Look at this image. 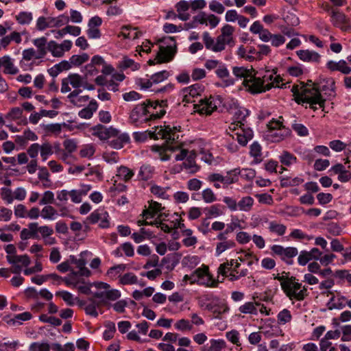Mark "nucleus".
<instances>
[{
    "instance_id": "obj_43",
    "label": "nucleus",
    "mask_w": 351,
    "mask_h": 351,
    "mask_svg": "<svg viewBox=\"0 0 351 351\" xmlns=\"http://www.w3.org/2000/svg\"><path fill=\"white\" fill-rule=\"evenodd\" d=\"M255 70L252 67L251 69H247L243 66L234 67L233 73L239 77H243L244 80L248 79L252 75Z\"/></svg>"
},
{
    "instance_id": "obj_51",
    "label": "nucleus",
    "mask_w": 351,
    "mask_h": 351,
    "mask_svg": "<svg viewBox=\"0 0 351 351\" xmlns=\"http://www.w3.org/2000/svg\"><path fill=\"white\" fill-rule=\"evenodd\" d=\"M40 152L43 160L45 161L49 156L53 154L51 148V144L49 142H45L40 145Z\"/></svg>"
},
{
    "instance_id": "obj_46",
    "label": "nucleus",
    "mask_w": 351,
    "mask_h": 351,
    "mask_svg": "<svg viewBox=\"0 0 351 351\" xmlns=\"http://www.w3.org/2000/svg\"><path fill=\"white\" fill-rule=\"evenodd\" d=\"M268 228L271 232L276 233L279 236H282L287 230V227L285 225L278 223L275 221L269 222Z\"/></svg>"
},
{
    "instance_id": "obj_30",
    "label": "nucleus",
    "mask_w": 351,
    "mask_h": 351,
    "mask_svg": "<svg viewBox=\"0 0 351 351\" xmlns=\"http://www.w3.org/2000/svg\"><path fill=\"white\" fill-rule=\"evenodd\" d=\"M346 304V299L343 296L336 295L332 297L328 302L329 309H341Z\"/></svg>"
},
{
    "instance_id": "obj_58",
    "label": "nucleus",
    "mask_w": 351,
    "mask_h": 351,
    "mask_svg": "<svg viewBox=\"0 0 351 351\" xmlns=\"http://www.w3.org/2000/svg\"><path fill=\"white\" fill-rule=\"evenodd\" d=\"M226 345L223 339H210L208 351H221L225 348Z\"/></svg>"
},
{
    "instance_id": "obj_11",
    "label": "nucleus",
    "mask_w": 351,
    "mask_h": 351,
    "mask_svg": "<svg viewBox=\"0 0 351 351\" xmlns=\"http://www.w3.org/2000/svg\"><path fill=\"white\" fill-rule=\"evenodd\" d=\"M29 265H14L12 267L11 269L2 268L0 269V276L8 278L10 276L11 273H20L21 271H23L25 275H30L34 273L40 271L42 268V265H34L32 267H27Z\"/></svg>"
},
{
    "instance_id": "obj_2",
    "label": "nucleus",
    "mask_w": 351,
    "mask_h": 351,
    "mask_svg": "<svg viewBox=\"0 0 351 351\" xmlns=\"http://www.w3.org/2000/svg\"><path fill=\"white\" fill-rule=\"evenodd\" d=\"M234 27L230 25H225L221 29V34L215 40L207 32L202 35L203 42L207 49L214 52H221L226 49L227 45L234 44L233 34Z\"/></svg>"
},
{
    "instance_id": "obj_19",
    "label": "nucleus",
    "mask_w": 351,
    "mask_h": 351,
    "mask_svg": "<svg viewBox=\"0 0 351 351\" xmlns=\"http://www.w3.org/2000/svg\"><path fill=\"white\" fill-rule=\"evenodd\" d=\"M175 53V49L171 46H160L156 55L157 62L162 63L169 62L172 60Z\"/></svg>"
},
{
    "instance_id": "obj_6",
    "label": "nucleus",
    "mask_w": 351,
    "mask_h": 351,
    "mask_svg": "<svg viewBox=\"0 0 351 351\" xmlns=\"http://www.w3.org/2000/svg\"><path fill=\"white\" fill-rule=\"evenodd\" d=\"M202 265L203 267L197 269L191 276L185 275L183 280L185 282L190 280L191 283L197 282L199 285H205L206 287H216L219 280L214 279L208 271V266L205 265Z\"/></svg>"
},
{
    "instance_id": "obj_3",
    "label": "nucleus",
    "mask_w": 351,
    "mask_h": 351,
    "mask_svg": "<svg viewBox=\"0 0 351 351\" xmlns=\"http://www.w3.org/2000/svg\"><path fill=\"white\" fill-rule=\"evenodd\" d=\"M178 130L176 127L170 126H157L154 131H146L144 132L134 133V138L136 141L141 142L145 141L148 137L154 139H164L167 142L166 149L174 150V147L169 145L170 142H173L176 138H178Z\"/></svg>"
},
{
    "instance_id": "obj_25",
    "label": "nucleus",
    "mask_w": 351,
    "mask_h": 351,
    "mask_svg": "<svg viewBox=\"0 0 351 351\" xmlns=\"http://www.w3.org/2000/svg\"><path fill=\"white\" fill-rule=\"evenodd\" d=\"M195 152L194 151H191L187 156L186 161L183 162L184 168L190 173H195L199 169V167L195 161Z\"/></svg>"
},
{
    "instance_id": "obj_13",
    "label": "nucleus",
    "mask_w": 351,
    "mask_h": 351,
    "mask_svg": "<svg viewBox=\"0 0 351 351\" xmlns=\"http://www.w3.org/2000/svg\"><path fill=\"white\" fill-rule=\"evenodd\" d=\"M331 23L335 27L341 29L343 32L351 29L350 19L342 12L337 10H331Z\"/></svg>"
},
{
    "instance_id": "obj_27",
    "label": "nucleus",
    "mask_w": 351,
    "mask_h": 351,
    "mask_svg": "<svg viewBox=\"0 0 351 351\" xmlns=\"http://www.w3.org/2000/svg\"><path fill=\"white\" fill-rule=\"evenodd\" d=\"M189 7V3L186 1H181L176 4V8L178 12V17L182 21H186L189 19L190 14L187 12Z\"/></svg>"
},
{
    "instance_id": "obj_47",
    "label": "nucleus",
    "mask_w": 351,
    "mask_h": 351,
    "mask_svg": "<svg viewBox=\"0 0 351 351\" xmlns=\"http://www.w3.org/2000/svg\"><path fill=\"white\" fill-rule=\"evenodd\" d=\"M57 215V210L50 205H46L41 210V217L45 219H53Z\"/></svg>"
},
{
    "instance_id": "obj_41",
    "label": "nucleus",
    "mask_w": 351,
    "mask_h": 351,
    "mask_svg": "<svg viewBox=\"0 0 351 351\" xmlns=\"http://www.w3.org/2000/svg\"><path fill=\"white\" fill-rule=\"evenodd\" d=\"M254 204V199L250 196H246L243 197L237 203V209L239 208L241 211L248 212L250 211Z\"/></svg>"
},
{
    "instance_id": "obj_42",
    "label": "nucleus",
    "mask_w": 351,
    "mask_h": 351,
    "mask_svg": "<svg viewBox=\"0 0 351 351\" xmlns=\"http://www.w3.org/2000/svg\"><path fill=\"white\" fill-rule=\"evenodd\" d=\"M200 91V86L197 84L193 85L190 87L184 89V101H186V102H190V97H194L195 96L199 95Z\"/></svg>"
},
{
    "instance_id": "obj_8",
    "label": "nucleus",
    "mask_w": 351,
    "mask_h": 351,
    "mask_svg": "<svg viewBox=\"0 0 351 351\" xmlns=\"http://www.w3.org/2000/svg\"><path fill=\"white\" fill-rule=\"evenodd\" d=\"M178 138H176L175 140H177ZM169 145H171L174 147L173 152H176L177 150H180L179 153L176 155V160H182L184 158H187V156H189V153L186 149H180L179 145L177 144L176 141H173V142H170L169 143ZM167 146V142L165 141V144L163 146H153L152 150L157 152L160 155V158L162 160H167L169 159V156L167 155L165 152L167 151H169V149H166ZM170 152H173V150H170Z\"/></svg>"
},
{
    "instance_id": "obj_17",
    "label": "nucleus",
    "mask_w": 351,
    "mask_h": 351,
    "mask_svg": "<svg viewBox=\"0 0 351 351\" xmlns=\"http://www.w3.org/2000/svg\"><path fill=\"white\" fill-rule=\"evenodd\" d=\"M194 108L200 114L210 115L217 109L213 100L210 99H201L198 104L194 105Z\"/></svg>"
},
{
    "instance_id": "obj_44",
    "label": "nucleus",
    "mask_w": 351,
    "mask_h": 351,
    "mask_svg": "<svg viewBox=\"0 0 351 351\" xmlns=\"http://www.w3.org/2000/svg\"><path fill=\"white\" fill-rule=\"evenodd\" d=\"M47 49L54 57H62L64 55L60 44H58L53 40H51L47 43Z\"/></svg>"
},
{
    "instance_id": "obj_18",
    "label": "nucleus",
    "mask_w": 351,
    "mask_h": 351,
    "mask_svg": "<svg viewBox=\"0 0 351 351\" xmlns=\"http://www.w3.org/2000/svg\"><path fill=\"white\" fill-rule=\"evenodd\" d=\"M82 92V90H73L72 92L69 93L67 98L74 106L79 107L82 106L88 101L90 97L88 95H81Z\"/></svg>"
},
{
    "instance_id": "obj_16",
    "label": "nucleus",
    "mask_w": 351,
    "mask_h": 351,
    "mask_svg": "<svg viewBox=\"0 0 351 351\" xmlns=\"http://www.w3.org/2000/svg\"><path fill=\"white\" fill-rule=\"evenodd\" d=\"M108 284L103 282H95L91 283L90 295L97 299L101 302H105Z\"/></svg>"
},
{
    "instance_id": "obj_55",
    "label": "nucleus",
    "mask_w": 351,
    "mask_h": 351,
    "mask_svg": "<svg viewBox=\"0 0 351 351\" xmlns=\"http://www.w3.org/2000/svg\"><path fill=\"white\" fill-rule=\"evenodd\" d=\"M58 295L68 304L74 305L78 299L75 298L73 294L66 291H61L58 293Z\"/></svg>"
},
{
    "instance_id": "obj_56",
    "label": "nucleus",
    "mask_w": 351,
    "mask_h": 351,
    "mask_svg": "<svg viewBox=\"0 0 351 351\" xmlns=\"http://www.w3.org/2000/svg\"><path fill=\"white\" fill-rule=\"evenodd\" d=\"M134 176V173L132 170L126 167H120L118 169L117 176L121 178L124 181L127 182L132 178Z\"/></svg>"
},
{
    "instance_id": "obj_54",
    "label": "nucleus",
    "mask_w": 351,
    "mask_h": 351,
    "mask_svg": "<svg viewBox=\"0 0 351 351\" xmlns=\"http://www.w3.org/2000/svg\"><path fill=\"white\" fill-rule=\"evenodd\" d=\"M52 346L47 342H34L29 347V351H49Z\"/></svg>"
},
{
    "instance_id": "obj_4",
    "label": "nucleus",
    "mask_w": 351,
    "mask_h": 351,
    "mask_svg": "<svg viewBox=\"0 0 351 351\" xmlns=\"http://www.w3.org/2000/svg\"><path fill=\"white\" fill-rule=\"evenodd\" d=\"M291 91L298 104L308 103L313 109H316V107L314 106L316 104H318L320 108L324 107L325 100L322 98L321 93L316 88L301 83L300 85H294Z\"/></svg>"
},
{
    "instance_id": "obj_60",
    "label": "nucleus",
    "mask_w": 351,
    "mask_h": 351,
    "mask_svg": "<svg viewBox=\"0 0 351 351\" xmlns=\"http://www.w3.org/2000/svg\"><path fill=\"white\" fill-rule=\"evenodd\" d=\"M32 19V14L27 12H21L16 16V21L21 25L29 24Z\"/></svg>"
},
{
    "instance_id": "obj_29",
    "label": "nucleus",
    "mask_w": 351,
    "mask_h": 351,
    "mask_svg": "<svg viewBox=\"0 0 351 351\" xmlns=\"http://www.w3.org/2000/svg\"><path fill=\"white\" fill-rule=\"evenodd\" d=\"M47 39L45 37H41L33 40V44L36 47V51L42 58L47 53Z\"/></svg>"
},
{
    "instance_id": "obj_34",
    "label": "nucleus",
    "mask_w": 351,
    "mask_h": 351,
    "mask_svg": "<svg viewBox=\"0 0 351 351\" xmlns=\"http://www.w3.org/2000/svg\"><path fill=\"white\" fill-rule=\"evenodd\" d=\"M207 16L208 15L205 12H200L193 18L191 22L185 24L186 28L191 29L196 27L198 23L207 25Z\"/></svg>"
},
{
    "instance_id": "obj_64",
    "label": "nucleus",
    "mask_w": 351,
    "mask_h": 351,
    "mask_svg": "<svg viewBox=\"0 0 351 351\" xmlns=\"http://www.w3.org/2000/svg\"><path fill=\"white\" fill-rule=\"evenodd\" d=\"M351 319V312L350 311H343L339 318L332 319V324L335 326L339 325V322H347Z\"/></svg>"
},
{
    "instance_id": "obj_22",
    "label": "nucleus",
    "mask_w": 351,
    "mask_h": 351,
    "mask_svg": "<svg viewBox=\"0 0 351 351\" xmlns=\"http://www.w3.org/2000/svg\"><path fill=\"white\" fill-rule=\"evenodd\" d=\"M321 253L317 248L312 249L310 252L302 251L298 256V263H307L308 261L318 259Z\"/></svg>"
},
{
    "instance_id": "obj_38",
    "label": "nucleus",
    "mask_w": 351,
    "mask_h": 351,
    "mask_svg": "<svg viewBox=\"0 0 351 351\" xmlns=\"http://www.w3.org/2000/svg\"><path fill=\"white\" fill-rule=\"evenodd\" d=\"M247 262V263H254L258 261V258L255 254L250 251H241L238 253L237 261Z\"/></svg>"
},
{
    "instance_id": "obj_24",
    "label": "nucleus",
    "mask_w": 351,
    "mask_h": 351,
    "mask_svg": "<svg viewBox=\"0 0 351 351\" xmlns=\"http://www.w3.org/2000/svg\"><path fill=\"white\" fill-rule=\"evenodd\" d=\"M38 226L37 223H30L27 228H23L21 232V239L27 240L30 238H38Z\"/></svg>"
},
{
    "instance_id": "obj_31",
    "label": "nucleus",
    "mask_w": 351,
    "mask_h": 351,
    "mask_svg": "<svg viewBox=\"0 0 351 351\" xmlns=\"http://www.w3.org/2000/svg\"><path fill=\"white\" fill-rule=\"evenodd\" d=\"M229 174H234V176L240 175L242 178L247 180H252L256 176L255 171L252 169H234L229 171Z\"/></svg>"
},
{
    "instance_id": "obj_7",
    "label": "nucleus",
    "mask_w": 351,
    "mask_h": 351,
    "mask_svg": "<svg viewBox=\"0 0 351 351\" xmlns=\"http://www.w3.org/2000/svg\"><path fill=\"white\" fill-rule=\"evenodd\" d=\"M228 110L234 119V122L230 126V130H236V127L244 126V121L248 114L247 110L240 107L237 102L232 101L229 105Z\"/></svg>"
},
{
    "instance_id": "obj_49",
    "label": "nucleus",
    "mask_w": 351,
    "mask_h": 351,
    "mask_svg": "<svg viewBox=\"0 0 351 351\" xmlns=\"http://www.w3.org/2000/svg\"><path fill=\"white\" fill-rule=\"evenodd\" d=\"M53 21V18L40 16L37 20L36 27L39 30H44L47 27H51Z\"/></svg>"
},
{
    "instance_id": "obj_9",
    "label": "nucleus",
    "mask_w": 351,
    "mask_h": 351,
    "mask_svg": "<svg viewBox=\"0 0 351 351\" xmlns=\"http://www.w3.org/2000/svg\"><path fill=\"white\" fill-rule=\"evenodd\" d=\"M240 266L241 265H220L218 273L230 280H236L247 274V269L241 268Z\"/></svg>"
},
{
    "instance_id": "obj_33",
    "label": "nucleus",
    "mask_w": 351,
    "mask_h": 351,
    "mask_svg": "<svg viewBox=\"0 0 351 351\" xmlns=\"http://www.w3.org/2000/svg\"><path fill=\"white\" fill-rule=\"evenodd\" d=\"M160 204L158 203L157 202L151 201L149 203V208L144 210L142 215L144 217H145L146 219L152 218L158 211L160 210Z\"/></svg>"
},
{
    "instance_id": "obj_59",
    "label": "nucleus",
    "mask_w": 351,
    "mask_h": 351,
    "mask_svg": "<svg viewBox=\"0 0 351 351\" xmlns=\"http://www.w3.org/2000/svg\"><path fill=\"white\" fill-rule=\"evenodd\" d=\"M23 110L19 107L12 108L5 115V119L10 121H14L21 117Z\"/></svg>"
},
{
    "instance_id": "obj_15",
    "label": "nucleus",
    "mask_w": 351,
    "mask_h": 351,
    "mask_svg": "<svg viewBox=\"0 0 351 351\" xmlns=\"http://www.w3.org/2000/svg\"><path fill=\"white\" fill-rule=\"evenodd\" d=\"M118 134V130L110 128H106L102 125H97L93 128V135L97 136L101 140L110 139Z\"/></svg>"
},
{
    "instance_id": "obj_62",
    "label": "nucleus",
    "mask_w": 351,
    "mask_h": 351,
    "mask_svg": "<svg viewBox=\"0 0 351 351\" xmlns=\"http://www.w3.org/2000/svg\"><path fill=\"white\" fill-rule=\"evenodd\" d=\"M95 152L94 145L88 144L85 145L80 151V155L82 158H90Z\"/></svg>"
},
{
    "instance_id": "obj_36",
    "label": "nucleus",
    "mask_w": 351,
    "mask_h": 351,
    "mask_svg": "<svg viewBox=\"0 0 351 351\" xmlns=\"http://www.w3.org/2000/svg\"><path fill=\"white\" fill-rule=\"evenodd\" d=\"M32 318L31 313L26 311L15 315L8 322L13 325H21L24 322L30 320Z\"/></svg>"
},
{
    "instance_id": "obj_57",
    "label": "nucleus",
    "mask_w": 351,
    "mask_h": 351,
    "mask_svg": "<svg viewBox=\"0 0 351 351\" xmlns=\"http://www.w3.org/2000/svg\"><path fill=\"white\" fill-rule=\"evenodd\" d=\"M154 173V169L150 165H143L139 171V176L143 180H147L151 178Z\"/></svg>"
},
{
    "instance_id": "obj_37",
    "label": "nucleus",
    "mask_w": 351,
    "mask_h": 351,
    "mask_svg": "<svg viewBox=\"0 0 351 351\" xmlns=\"http://www.w3.org/2000/svg\"><path fill=\"white\" fill-rule=\"evenodd\" d=\"M304 182V180L299 177H282L280 178V186L282 187H289L298 186Z\"/></svg>"
},
{
    "instance_id": "obj_23",
    "label": "nucleus",
    "mask_w": 351,
    "mask_h": 351,
    "mask_svg": "<svg viewBox=\"0 0 351 351\" xmlns=\"http://www.w3.org/2000/svg\"><path fill=\"white\" fill-rule=\"evenodd\" d=\"M130 141V138L126 134H119L115 137H111V139L108 141L109 145L114 149H121L123 145L128 143Z\"/></svg>"
},
{
    "instance_id": "obj_61",
    "label": "nucleus",
    "mask_w": 351,
    "mask_h": 351,
    "mask_svg": "<svg viewBox=\"0 0 351 351\" xmlns=\"http://www.w3.org/2000/svg\"><path fill=\"white\" fill-rule=\"evenodd\" d=\"M1 197L7 204H12L14 201L13 192L9 188L3 187L1 189Z\"/></svg>"
},
{
    "instance_id": "obj_35",
    "label": "nucleus",
    "mask_w": 351,
    "mask_h": 351,
    "mask_svg": "<svg viewBox=\"0 0 351 351\" xmlns=\"http://www.w3.org/2000/svg\"><path fill=\"white\" fill-rule=\"evenodd\" d=\"M150 265H146L145 268L149 269ZM154 268L151 270H149L147 272H142L141 274L143 276L147 277L149 280H154L156 277L159 276L162 273V268L164 265H152Z\"/></svg>"
},
{
    "instance_id": "obj_63",
    "label": "nucleus",
    "mask_w": 351,
    "mask_h": 351,
    "mask_svg": "<svg viewBox=\"0 0 351 351\" xmlns=\"http://www.w3.org/2000/svg\"><path fill=\"white\" fill-rule=\"evenodd\" d=\"M203 200L208 204L213 203L217 200L216 195L210 189H206L202 192Z\"/></svg>"
},
{
    "instance_id": "obj_26",
    "label": "nucleus",
    "mask_w": 351,
    "mask_h": 351,
    "mask_svg": "<svg viewBox=\"0 0 351 351\" xmlns=\"http://www.w3.org/2000/svg\"><path fill=\"white\" fill-rule=\"evenodd\" d=\"M327 67L330 71H339L343 74H349L351 73V68L348 66L345 60H340L337 62L329 61L327 63Z\"/></svg>"
},
{
    "instance_id": "obj_40",
    "label": "nucleus",
    "mask_w": 351,
    "mask_h": 351,
    "mask_svg": "<svg viewBox=\"0 0 351 351\" xmlns=\"http://www.w3.org/2000/svg\"><path fill=\"white\" fill-rule=\"evenodd\" d=\"M291 319L292 315L291 311L287 308L282 309L277 315V322L280 326L291 322Z\"/></svg>"
},
{
    "instance_id": "obj_39",
    "label": "nucleus",
    "mask_w": 351,
    "mask_h": 351,
    "mask_svg": "<svg viewBox=\"0 0 351 351\" xmlns=\"http://www.w3.org/2000/svg\"><path fill=\"white\" fill-rule=\"evenodd\" d=\"M256 302L254 303L252 302H247L239 306V311L240 313L243 314L257 315L258 308H256Z\"/></svg>"
},
{
    "instance_id": "obj_21",
    "label": "nucleus",
    "mask_w": 351,
    "mask_h": 351,
    "mask_svg": "<svg viewBox=\"0 0 351 351\" xmlns=\"http://www.w3.org/2000/svg\"><path fill=\"white\" fill-rule=\"evenodd\" d=\"M100 302L99 301L89 299L86 302H80L79 304L84 306V311L87 315L96 317L99 314L98 308Z\"/></svg>"
},
{
    "instance_id": "obj_52",
    "label": "nucleus",
    "mask_w": 351,
    "mask_h": 351,
    "mask_svg": "<svg viewBox=\"0 0 351 351\" xmlns=\"http://www.w3.org/2000/svg\"><path fill=\"white\" fill-rule=\"evenodd\" d=\"M19 345L18 341H0V351H14Z\"/></svg>"
},
{
    "instance_id": "obj_48",
    "label": "nucleus",
    "mask_w": 351,
    "mask_h": 351,
    "mask_svg": "<svg viewBox=\"0 0 351 351\" xmlns=\"http://www.w3.org/2000/svg\"><path fill=\"white\" fill-rule=\"evenodd\" d=\"M93 254L88 251H84L80 254L78 263H86L90 261V263H100L101 260L99 258H94L92 259Z\"/></svg>"
},
{
    "instance_id": "obj_50",
    "label": "nucleus",
    "mask_w": 351,
    "mask_h": 351,
    "mask_svg": "<svg viewBox=\"0 0 351 351\" xmlns=\"http://www.w3.org/2000/svg\"><path fill=\"white\" fill-rule=\"evenodd\" d=\"M308 270L311 273L317 274L323 277L330 275L332 272L329 268L321 269L319 265H308Z\"/></svg>"
},
{
    "instance_id": "obj_12",
    "label": "nucleus",
    "mask_w": 351,
    "mask_h": 351,
    "mask_svg": "<svg viewBox=\"0 0 351 351\" xmlns=\"http://www.w3.org/2000/svg\"><path fill=\"white\" fill-rule=\"evenodd\" d=\"M256 71L254 72L248 79L244 80L243 82L246 90L252 94H257L267 90L266 85L263 84L261 77H256Z\"/></svg>"
},
{
    "instance_id": "obj_5",
    "label": "nucleus",
    "mask_w": 351,
    "mask_h": 351,
    "mask_svg": "<svg viewBox=\"0 0 351 351\" xmlns=\"http://www.w3.org/2000/svg\"><path fill=\"white\" fill-rule=\"evenodd\" d=\"M275 278L281 280L282 289L291 300L301 301L307 295V289L295 278L285 277L283 274L280 276L279 274Z\"/></svg>"
},
{
    "instance_id": "obj_10",
    "label": "nucleus",
    "mask_w": 351,
    "mask_h": 351,
    "mask_svg": "<svg viewBox=\"0 0 351 351\" xmlns=\"http://www.w3.org/2000/svg\"><path fill=\"white\" fill-rule=\"evenodd\" d=\"M84 78L77 73L69 74L66 77L62 80L61 92L62 93H71V87L74 90H81L80 88L83 85Z\"/></svg>"
},
{
    "instance_id": "obj_20",
    "label": "nucleus",
    "mask_w": 351,
    "mask_h": 351,
    "mask_svg": "<svg viewBox=\"0 0 351 351\" xmlns=\"http://www.w3.org/2000/svg\"><path fill=\"white\" fill-rule=\"evenodd\" d=\"M0 66L3 67V73L9 75H16L19 73L18 68L14 65L10 57L5 56L0 58Z\"/></svg>"
},
{
    "instance_id": "obj_14",
    "label": "nucleus",
    "mask_w": 351,
    "mask_h": 351,
    "mask_svg": "<svg viewBox=\"0 0 351 351\" xmlns=\"http://www.w3.org/2000/svg\"><path fill=\"white\" fill-rule=\"evenodd\" d=\"M232 133L229 134V137L237 140L242 146L246 145L248 141L253 136L252 131L249 128H244L243 126H239V128L236 127V130H232Z\"/></svg>"
},
{
    "instance_id": "obj_28",
    "label": "nucleus",
    "mask_w": 351,
    "mask_h": 351,
    "mask_svg": "<svg viewBox=\"0 0 351 351\" xmlns=\"http://www.w3.org/2000/svg\"><path fill=\"white\" fill-rule=\"evenodd\" d=\"M297 53L302 60L306 62H318L321 58L318 53L309 50H300Z\"/></svg>"
},
{
    "instance_id": "obj_45",
    "label": "nucleus",
    "mask_w": 351,
    "mask_h": 351,
    "mask_svg": "<svg viewBox=\"0 0 351 351\" xmlns=\"http://www.w3.org/2000/svg\"><path fill=\"white\" fill-rule=\"evenodd\" d=\"M174 328L178 331L185 332L191 330L193 326L189 320L180 319L175 323Z\"/></svg>"
},
{
    "instance_id": "obj_1",
    "label": "nucleus",
    "mask_w": 351,
    "mask_h": 351,
    "mask_svg": "<svg viewBox=\"0 0 351 351\" xmlns=\"http://www.w3.org/2000/svg\"><path fill=\"white\" fill-rule=\"evenodd\" d=\"M167 106V100L151 101L147 100L140 105L136 106L130 114L131 123L136 124L139 119L147 114H150L149 118L144 119L145 122L150 120L160 119L166 113L165 108Z\"/></svg>"
},
{
    "instance_id": "obj_32",
    "label": "nucleus",
    "mask_w": 351,
    "mask_h": 351,
    "mask_svg": "<svg viewBox=\"0 0 351 351\" xmlns=\"http://www.w3.org/2000/svg\"><path fill=\"white\" fill-rule=\"evenodd\" d=\"M98 105L96 101L92 100L88 106L79 112V116L83 119H90L97 109Z\"/></svg>"
},
{
    "instance_id": "obj_53",
    "label": "nucleus",
    "mask_w": 351,
    "mask_h": 351,
    "mask_svg": "<svg viewBox=\"0 0 351 351\" xmlns=\"http://www.w3.org/2000/svg\"><path fill=\"white\" fill-rule=\"evenodd\" d=\"M22 56L23 60L27 62L32 60H38L42 58L34 48H29L23 50Z\"/></svg>"
}]
</instances>
